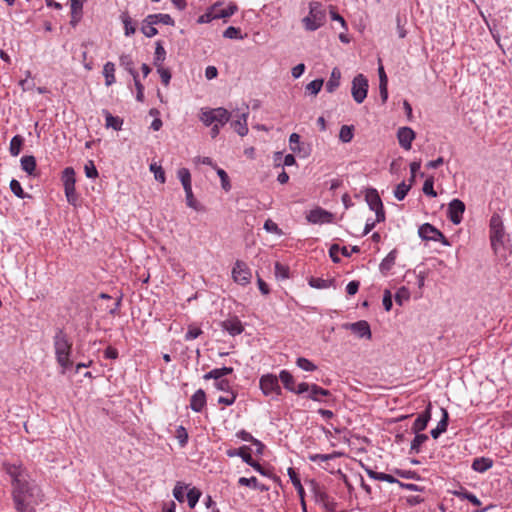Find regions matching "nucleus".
Returning <instances> with one entry per match:
<instances>
[{
    "mask_svg": "<svg viewBox=\"0 0 512 512\" xmlns=\"http://www.w3.org/2000/svg\"><path fill=\"white\" fill-rule=\"evenodd\" d=\"M200 496H201V492L197 488L193 487L188 490L186 497H187L188 505L190 508H194L196 506L197 502L199 501Z\"/></svg>",
    "mask_w": 512,
    "mask_h": 512,
    "instance_id": "nucleus-44",
    "label": "nucleus"
},
{
    "mask_svg": "<svg viewBox=\"0 0 512 512\" xmlns=\"http://www.w3.org/2000/svg\"><path fill=\"white\" fill-rule=\"evenodd\" d=\"M177 176L183 187L191 185V174L187 168H181L177 172Z\"/></svg>",
    "mask_w": 512,
    "mask_h": 512,
    "instance_id": "nucleus-49",
    "label": "nucleus"
},
{
    "mask_svg": "<svg viewBox=\"0 0 512 512\" xmlns=\"http://www.w3.org/2000/svg\"><path fill=\"white\" fill-rule=\"evenodd\" d=\"M150 171L154 173V177L157 181L161 183L165 182V173L161 166L153 163L150 165Z\"/></svg>",
    "mask_w": 512,
    "mask_h": 512,
    "instance_id": "nucleus-58",
    "label": "nucleus"
},
{
    "mask_svg": "<svg viewBox=\"0 0 512 512\" xmlns=\"http://www.w3.org/2000/svg\"><path fill=\"white\" fill-rule=\"evenodd\" d=\"M296 365L300 369L307 371V372H313L317 369V366L312 361H310L309 359L304 358V357H298L296 359Z\"/></svg>",
    "mask_w": 512,
    "mask_h": 512,
    "instance_id": "nucleus-42",
    "label": "nucleus"
},
{
    "mask_svg": "<svg viewBox=\"0 0 512 512\" xmlns=\"http://www.w3.org/2000/svg\"><path fill=\"white\" fill-rule=\"evenodd\" d=\"M412 187V183L406 184L404 181L398 184L394 190V196L397 200L402 201Z\"/></svg>",
    "mask_w": 512,
    "mask_h": 512,
    "instance_id": "nucleus-40",
    "label": "nucleus"
},
{
    "mask_svg": "<svg viewBox=\"0 0 512 512\" xmlns=\"http://www.w3.org/2000/svg\"><path fill=\"white\" fill-rule=\"evenodd\" d=\"M431 419V404L429 403L425 411H423L421 414L418 415V417L415 419L411 430L413 433H420L421 431L425 430L429 421Z\"/></svg>",
    "mask_w": 512,
    "mask_h": 512,
    "instance_id": "nucleus-17",
    "label": "nucleus"
},
{
    "mask_svg": "<svg viewBox=\"0 0 512 512\" xmlns=\"http://www.w3.org/2000/svg\"><path fill=\"white\" fill-rule=\"evenodd\" d=\"M206 393L203 389H198L190 398L189 407L194 412H201L203 408L206 406Z\"/></svg>",
    "mask_w": 512,
    "mask_h": 512,
    "instance_id": "nucleus-20",
    "label": "nucleus"
},
{
    "mask_svg": "<svg viewBox=\"0 0 512 512\" xmlns=\"http://www.w3.org/2000/svg\"><path fill=\"white\" fill-rule=\"evenodd\" d=\"M5 472L11 477L12 498L18 512H35V507L42 502L38 486L27 481V471L22 464L4 463Z\"/></svg>",
    "mask_w": 512,
    "mask_h": 512,
    "instance_id": "nucleus-1",
    "label": "nucleus"
},
{
    "mask_svg": "<svg viewBox=\"0 0 512 512\" xmlns=\"http://www.w3.org/2000/svg\"><path fill=\"white\" fill-rule=\"evenodd\" d=\"M336 456H337V453H332V454H310L308 456V459L311 462L318 463V462H326L328 460L334 459Z\"/></svg>",
    "mask_w": 512,
    "mask_h": 512,
    "instance_id": "nucleus-51",
    "label": "nucleus"
},
{
    "mask_svg": "<svg viewBox=\"0 0 512 512\" xmlns=\"http://www.w3.org/2000/svg\"><path fill=\"white\" fill-rule=\"evenodd\" d=\"M24 139L20 135H15L11 141L9 146V152L12 156L16 157L19 155L22 145H23Z\"/></svg>",
    "mask_w": 512,
    "mask_h": 512,
    "instance_id": "nucleus-36",
    "label": "nucleus"
},
{
    "mask_svg": "<svg viewBox=\"0 0 512 512\" xmlns=\"http://www.w3.org/2000/svg\"><path fill=\"white\" fill-rule=\"evenodd\" d=\"M250 451V447L248 446H242L238 449H229L226 451V454L228 457H241L242 460L244 461V458L245 457H252L251 454L249 453Z\"/></svg>",
    "mask_w": 512,
    "mask_h": 512,
    "instance_id": "nucleus-41",
    "label": "nucleus"
},
{
    "mask_svg": "<svg viewBox=\"0 0 512 512\" xmlns=\"http://www.w3.org/2000/svg\"><path fill=\"white\" fill-rule=\"evenodd\" d=\"M442 418L438 422L436 428L432 429L430 434L434 439H437L442 433H444L447 430L448 427V412L446 409L442 408Z\"/></svg>",
    "mask_w": 512,
    "mask_h": 512,
    "instance_id": "nucleus-22",
    "label": "nucleus"
},
{
    "mask_svg": "<svg viewBox=\"0 0 512 512\" xmlns=\"http://www.w3.org/2000/svg\"><path fill=\"white\" fill-rule=\"evenodd\" d=\"M367 203L371 210H379V208H382L383 204L382 201L376 192V190L371 191L366 196Z\"/></svg>",
    "mask_w": 512,
    "mask_h": 512,
    "instance_id": "nucleus-37",
    "label": "nucleus"
},
{
    "mask_svg": "<svg viewBox=\"0 0 512 512\" xmlns=\"http://www.w3.org/2000/svg\"><path fill=\"white\" fill-rule=\"evenodd\" d=\"M185 191L186 196V205L196 211L202 210L201 204L195 199L193 191H192V184L186 187H183Z\"/></svg>",
    "mask_w": 512,
    "mask_h": 512,
    "instance_id": "nucleus-31",
    "label": "nucleus"
},
{
    "mask_svg": "<svg viewBox=\"0 0 512 512\" xmlns=\"http://www.w3.org/2000/svg\"><path fill=\"white\" fill-rule=\"evenodd\" d=\"M289 146L292 152H300V135L297 133H292L289 137Z\"/></svg>",
    "mask_w": 512,
    "mask_h": 512,
    "instance_id": "nucleus-57",
    "label": "nucleus"
},
{
    "mask_svg": "<svg viewBox=\"0 0 512 512\" xmlns=\"http://www.w3.org/2000/svg\"><path fill=\"white\" fill-rule=\"evenodd\" d=\"M341 71L339 68H333L330 78L326 83V90L329 93L334 92L340 85Z\"/></svg>",
    "mask_w": 512,
    "mask_h": 512,
    "instance_id": "nucleus-25",
    "label": "nucleus"
},
{
    "mask_svg": "<svg viewBox=\"0 0 512 512\" xmlns=\"http://www.w3.org/2000/svg\"><path fill=\"white\" fill-rule=\"evenodd\" d=\"M122 120L119 117H114L110 113L106 115V126L111 127L115 130H120L122 126Z\"/></svg>",
    "mask_w": 512,
    "mask_h": 512,
    "instance_id": "nucleus-52",
    "label": "nucleus"
},
{
    "mask_svg": "<svg viewBox=\"0 0 512 512\" xmlns=\"http://www.w3.org/2000/svg\"><path fill=\"white\" fill-rule=\"evenodd\" d=\"M223 37L228 39H241V30L234 26H229L223 33Z\"/></svg>",
    "mask_w": 512,
    "mask_h": 512,
    "instance_id": "nucleus-59",
    "label": "nucleus"
},
{
    "mask_svg": "<svg viewBox=\"0 0 512 512\" xmlns=\"http://www.w3.org/2000/svg\"><path fill=\"white\" fill-rule=\"evenodd\" d=\"M154 25L155 24L152 23V21H148L147 18L144 20L141 30L146 37L151 38L158 33Z\"/></svg>",
    "mask_w": 512,
    "mask_h": 512,
    "instance_id": "nucleus-48",
    "label": "nucleus"
},
{
    "mask_svg": "<svg viewBox=\"0 0 512 512\" xmlns=\"http://www.w3.org/2000/svg\"><path fill=\"white\" fill-rule=\"evenodd\" d=\"M53 342L56 360L58 364L63 368L62 373H65V370L72 365V362L70 361L72 343L70 342L67 334L62 329H58L56 331Z\"/></svg>",
    "mask_w": 512,
    "mask_h": 512,
    "instance_id": "nucleus-2",
    "label": "nucleus"
},
{
    "mask_svg": "<svg viewBox=\"0 0 512 512\" xmlns=\"http://www.w3.org/2000/svg\"><path fill=\"white\" fill-rule=\"evenodd\" d=\"M21 168L28 175H33L36 169V159L34 156H23L21 158Z\"/></svg>",
    "mask_w": 512,
    "mask_h": 512,
    "instance_id": "nucleus-32",
    "label": "nucleus"
},
{
    "mask_svg": "<svg viewBox=\"0 0 512 512\" xmlns=\"http://www.w3.org/2000/svg\"><path fill=\"white\" fill-rule=\"evenodd\" d=\"M493 466V460L488 457H477L472 462V469L478 473H484Z\"/></svg>",
    "mask_w": 512,
    "mask_h": 512,
    "instance_id": "nucleus-21",
    "label": "nucleus"
},
{
    "mask_svg": "<svg viewBox=\"0 0 512 512\" xmlns=\"http://www.w3.org/2000/svg\"><path fill=\"white\" fill-rule=\"evenodd\" d=\"M465 211V204L459 199H453L448 205V217L453 224H459Z\"/></svg>",
    "mask_w": 512,
    "mask_h": 512,
    "instance_id": "nucleus-11",
    "label": "nucleus"
},
{
    "mask_svg": "<svg viewBox=\"0 0 512 512\" xmlns=\"http://www.w3.org/2000/svg\"><path fill=\"white\" fill-rule=\"evenodd\" d=\"M287 474H288L293 486L295 487L298 495L302 496V494H305L304 488L301 484L300 478H299L297 472L295 471V469L292 467L288 468Z\"/></svg>",
    "mask_w": 512,
    "mask_h": 512,
    "instance_id": "nucleus-33",
    "label": "nucleus"
},
{
    "mask_svg": "<svg viewBox=\"0 0 512 512\" xmlns=\"http://www.w3.org/2000/svg\"><path fill=\"white\" fill-rule=\"evenodd\" d=\"M236 10L237 7L234 4L223 7L221 3H216L212 6V17H215V19H226L232 16Z\"/></svg>",
    "mask_w": 512,
    "mask_h": 512,
    "instance_id": "nucleus-19",
    "label": "nucleus"
},
{
    "mask_svg": "<svg viewBox=\"0 0 512 512\" xmlns=\"http://www.w3.org/2000/svg\"><path fill=\"white\" fill-rule=\"evenodd\" d=\"M216 171H217V175L219 176V178L221 180V187L225 191H229L231 189V184H230L229 177H228L227 173L222 168H216Z\"/></svg>",
    "mask_w": 512,
    "mask_h": 512,
    "instance_id": "nucleus-53",
    "label": "nucleus"
},
{
    "mask_svg": "<svg viewBox=\"0 0 512 512\" xmlns=\"http://www.w3.org/2000/svg\"><path fill=\"white\" fill-rule=\"evenodd\" d=\"M397 258V251L392 250L388 253V255L382 260V262L379 265V269L382 274L386 275L390 272V270L395 265Z\"/></svg>",
    "mask_w": 512,
    "mask_h": 512,
    "instance_id": "nucleus-23",
    "label": "nucleus"
},
{
    "mask_svg": "<svg viewBox=\"0 0 512 512\" xmlns=\"http://www.w3.org/2000/svg\"><path fill=\"white\" fill-rule=\"evenodd\" d=\"M103 75H104V78H105V85L106 86L109 87L112 84H114L116 82V78H115V64L112 63V62L105 63V65L103 67Z\"/></svg>",
    "mask_w": 512,
    "mask_h": 512,
    "instance_id": "nucleus-29",
    "label": "nucleus"
},
{
    "mask_svg": "<svg viewBox=\"0 0 512 512\" xmlns=\"http://www.w3.org/2000/svg\"><path fill=\"white\" fill-rule=\"evenodd\" d=\"M244 462L247 465H249L252 468H254L261 475H263V476H267L268 475L267 471L257 461H255L252 457H245L244 458Z\"/></svg>",
    "mask_w": 512,
    "mask_h": 512,
    "instance_id": "nucleus-61",
    "label": "nucleus"
},
{
    "mask_svg": "<svg viewBox=\"0 0 512 512\" xmlns=\"http://www.w3.org/2000/svg\"><path fill=\"white\" fill-rule=\"evenodd\" d=\"M222 329L231 336L239 335L243 332L244 327L238 317H230L220 323Z\"/></svg>",
    "mask_w": 512,
    "mask_h": 512,
    "instance_id": "nucleus-14",
    "label": "nucleus"
},
{
    "mask_svg": "<svg viewBox=\"0 0 512 512\" xmlns=\"http://www.w3.org/2000/svg\"><path fill=\"white\" fill-rule=\"evenodd\" d=\"M415 136V132L410 127H401L397 132V139L399 144L405 150L411 149V145L415 139Z\"/></svg>",
    "mask_w": 512,
    "mask_h": 512,
    "instance_id": "nucleus-15",
    "label": "nucleus"
},
{
    "mask_svg": "<svg viewBox=\"0 0 512 512\" xmlns=\"http://www.w3.org/2000/svg\"><path fill=\"white\" fill-rule=\"evenodd\" d=\"M368 80L363 74H358L352 81L351 94L354 101L361 104L368 93Z\"/></svg>",
    "mask_w": 512,
    "mask_h": 512,
    "instance_id": "nucleus-7",
    "label": "nucleus"
},
{
    "mask_svg": "<svg viewBox=\"0 0 512 512\" xmlns=\"http://www.w3.org/2000/svg\"><path fill=\"white\" fill-rule=\"evenodd\" d=\"M310 485L316 503L327 507L336 506L334 500L330 499L328 494L315 481H310Z\"/></svg>",
    "mask_w": 512,
    "mask_h": 512,
    "instance_id": "nucleus-12",
    "label": "nucleus"
},
{
    "mask_svg": "<svg viewBox=\"0 0 512 512\" xmlns=\"http://www.w3.org/2000/svg\"><path fill=\"white\" fill-rule=\"evenodd\" d=\"M394 298L398 305H404V303L407 302L410 298L409 290H397Z\"/></svg>",
    "mask_w": 512,
    "mask_h": 512,
    "instance_id": "nucleus-62",
    "label": "nucleus"
},
{
    "mask_svg": "<svg viewBox=\"0 0 512 512\" xmlns=\"http://www.w3.org/2000/svg\"><path fill=\"white\" fill-rule=\"evenodd\" d=\"M231 114L225 108L218 107L213 109H202L200 114V120L205 126H211L212 124L225 125Z\"/></svg>",
    "mask_w": 512,
    "mask_h": 512,
    "instance_id": "nucleus-4",
    "label": "nucleus"
},
{
    "mask_svg": "<svg viewBox=\"0 0 512 512\" xmlns=\"http://www.w3.org/2000/svg\"><path fill=\"white\" fill-rule=\"evenodd\" d=\"M354 136V127L352 125H343L339 132V139L343 143H349Z\"/></svg>",
    "mask_w": 512,
    "mask_h": 512,
    "instance_id": "nucleus-38",
    "label": "nucleus"
},
{
    "mask_svg": "<svg viewBox=\"0 0 512 512\" xmlns=\"http://www.w3.org/2000/svg\"><path fill=\"white\" fill-rule=\"evenodd\" d=\"M339 253H340V255H344L346 257L350 256V252H349V248L348 247L344 246V247L341 248L337 244L332 245L331 248H330L329 254H330V257L332 258V260L334 262H339L340 261Z\"/></svg>",
    "mask_w": 512,
    "mask_h": 512,
    "instance_id": "nucleus-34",
    "label": "nucleus"
},
{
    "mask_svg": "<svg viewBox=\"0 0 512 512\" xmlns=\"http://www.w3.org/2000/svg\"><path fill=\"white\" fill-rule=\"evenodd\" d=\"M202 334V330L199 328V327H196V326H193V325H190L188 327V331L186 332L185 334V340L186 341H191V340H194L196 339L198 336H200Z\"/></svg>",
    "mask_w": 512,
    "mask_h": 512,
    "instance_id": "nucleus-63",
    "label": "nucleus"
},
{
    "mask_svg": "<svg viewBox=\"0 0 512 512\" xmlns=\"http://www.w3.org/2000/svg\"><path fill=\"white\" fill-rule=\"evenodd\" d=\"M259 387L265 396H280L282 394L278 377L271 373L264 374L260 377Z\"/></svg>",
    "mask_w": 512,
    "mask_h": 512,
    "instance_id": "nucleus-6",
    "label": "nucleus"
},
{
    "mask_svg": "<svg viewBox=\"0 0 512 512\" xmlns=\"http://www.w3.org/2000/svg\"><path fill=\"white\" fill-rule=\"evenodd\" d=\"M453 494L460 499L468 500L474 506L479 507L482 504L476 495H474L473 493L469 492L468 490H466L464 488H461L458 491H454Z\"/></svg>",
    "mask_w": 512,
    "mask_h": 512,
    "instance_id": "nucleus-30",
    "label": "nucleus"
},
{
    "mask_svg": "<svg viewBox=\"0 0 512 512\" xmlns=\"http://www.w3.org/2000/svg\"><path fill=\"white\" fill-rule=\"evenodd\" d=\"M414 434L415 437L411 442L410 454H418L420 452L421 446L429 439L427 434H422L419 432Z\"/></svg>",
    "mask_w": 512,
    "mask_h": 512,
    "instance_id": "nucleus-28",
    "label": "nucleus"
},
{
    "mask_svg": "<svg viewBox=\"0 0 512 512\" xmlns=\"http://www.w3.org/2000/svg\"><path fill=\"white\" fill-rule=\"evenodd\" d=\"M434 180H433V177H429L425 180L424 184H423V192L424 194L430 196V197H436L437 196V193L436 191L434 190Z\"/></svg>",
    "mask_w": 512,
    "mask_h": 512,
    "instance_id": "nucleus-55",
    "label": "nucleus"
},
{
    "mask_svg": "<svg viewBox=\"0 0 512 512\" xmlns=\"http://www.w3.org/2000/svg\"><path fill=\"white\" fill-rule=\"evenodd\" d=\"M165 58H166V51L164 49V47L162 46L161 42L158 41L156 43V48H155V54H154V65L156 67H159V66H162L163 62L165 61Z\"/></svg>",
    "mask_w": 512,
    "mask_h": 512,
    "instance_id": "nucleus-39",
    "label": "nucleus"
},
{
    "mask_svg": "<svg viewBox=\"0 0 512 512\" xmlns=\"http://www.w3.org/2000/svg\"><path fill=\"white\" fill-rule=\"evenodd\" d=\"M186 489H187V486L181 482H177L173 489V496L180 503H183L185 500V490Z\"/></svg>",
    "mask_w": 512,
    "mask_h": 512,
    "instance_id": "nucleus-46",
    "label": "nucleus"
},
{
    "mask_svg": "<svg viewBox=\"0 0 512 512\" xmlns=\"http://www.w3.org/2000/svg\"><path fill=\"white\" fill-rule=\"evenodd\" d=\"M275 276L277 279L284 280L289 277V267L281 262L275 263Z\"/></svg>",
    "mask_w": 512,
    "mask_h": 512,
    "instance_id": "nucleus-45",
    "label": "nucleus"
},
{
    "mask_svg": "<svg viewBox=\"0 0 512 512\" xmlns=\"http://www.w3.org/2000/svg\"><path fill=\"white\" fill-rule=\"evenodd\" d=\"M333 215L321 208L313 209L307 215V220L314 224L329 223L332 221Z\"/></svg>",
    "mask_w": 512,
    "mask_h": 512,
    "instance_id": "nucleus-16",
    "label": "nucleus"
},
{
    "mask_svg": "<svg viewBox=\"0 0 512 512\" xmlns=\"http://www.w3.org/2000/svg\"><path fill=\"white\" fill-rule=\"evenodd\" d=\"M176 438L178 439L179 445L185 447L188 442V433L183 426H179L176 429Z\"/></svg>",
    "mask_w": 512,
    "mask_h": 512,
    "instance_id": "nucleus-56",
    "label": "nucleus"
},
{
    "mask_svg": "<svg viewBox=\"0 0 512 512\" xmlns=\"http://www.w3.org/2000/svg\"><path fill=\"white\" fill-rule=\"evenodd\" d=\"M62 182L65 188H74L76 183L75 171L72 167H66L62 172Z\"/></svg>",
    "mask_w": 512,
    "mask_h": 512,
    "instance_id": "nucleus-27",
    "label": "nucleus"
},
{
    "mask_svg": "<svg viewBox=\"0 0 512 512\" xmlns=\"http://www.w3.org/2000/svg\"><path fill=\"white\" fill-rule=\"evenodd\" d=\"M419 237L423 240H431L435 242H441L444 245H449L445 236L433 225L425 223L418 229Z\"/></svg>",
    "mask_w": 512,
    "mask_h": 512,
    "instance_id": "nucleus-8",
    "label": "nucleus"
},
{
    "mask_svg": "<svg viewBox=\"0 0 512 512\" xmlns=\"http://www.w3.org/2000/svg\"><path fill=\"white\" fill-rule=\"evenodd\" d=\"M148 21H152L154 24L162 23L165 25H173L174 21L169 14H152L147 16Z\"/></svg>",
    "mask_w": 512,
    "mask_h": 512,
    "instance_id": "nucleus-35",
    "label": "nucleus"
},
{
    "mask_svg": "<svg viewBox=\"0 0 512 512\" xmlns=\"http://www.w3.org/2000/svg\"><path fill=\"white\" fill-rule=\"evenodd\" d=\"M122 22L124 24L125 35L130 36L135 33V26L132 23L131 18L127 14H123L121 16Z\"/></svg>",
    "mask_w": 512,
    "mask_h": 512,
    "instance_id": "nucleus-54",
    "label": "nucleus"
},
{
    "mask_svg": "<svg viewBox=\"0 0 512 512\" xmlns=\"http://www.w3.org/2000/svg\"><path fill=\"white\" fill-rule=\"evenodd\" d=\"M311 388H312V384L310 383H307V382H301L299 383L298 385L295 386L294 390L292 391V393H295L297 395H302V394H309L310 391H311Z\"/></svg>",
    "mask_w": 512,
    "mask_h": 512,
    "instance_id": "nucleus-64",
    "label": "nucleus"
},
{
    "mask_svg": "<svg viewBox=\"0 0 512 512\" xmlns=\"http://www.w3.org/2000/svg\"><path fill=\"white\" fill-rule=\"evenodd\" d=\"M306 398L319 403H326L329 399L333 398L332 393L324 389L317 384H312V388L309 394H306Z\"/></svg>",
    "mask_w": 512,
    "mask_h": 512,
    "instance_id": "nucleus-13",
    "label": "nucleus"
},
{
    "mask_svg": "<svg viewBox=\"0 0 512 512\" xmlns=\"http://www.w3.org/2000/svg\"><path fill=\"white\" fill-rule=\"evenodd\" d=\"M236 436L243 440V441H247V442H251L253 445L255 446H260L262 447V442L259 441L258 439L254 438L249 432H247L246 430H240L236 433Z\"/></svg>",
    "mask_w": 512,
    "mask_h": 512,
    "instance_id": "nucleus-47",
    "label": "nucleus"
},
{
    "mask_svg": "<svg viewBox=\"0 0 512 512\" xmlns=\"http://www.w3.org/2000/svg\"><path fill=\"white\" fill-rule=\"evenodd\" d=\"M251 271L245 263L237 261L232 270V277L234 281L241 286H245L251 279Z\"/></svg>",
    "mask_w": 512,
    "mask_h": 512,
    "instance_id": "nucleus-10",
    "label": "nucleus"
},
{
    "mask_svg": "<svg viewBox=\"0 0 512 512\" xmlns=\"http://www.w3.org/2000/svg\"><path fill=\"white\" fill-rule=\"evenodd\" d=\"M248 111L247 109L245 111H242L240 114H237V119L231 122V126L237 132L240 136H245L248 133V126H247V118H248Z\"/></svg>",
    "mask_w": 512,
    "mask_h": 512,
    "instance_id": "nucleus-18",
    "label": "nucleus"
},
{
    "mask_svg": "<svg viewBox=\"0 0 512 512\" xmlns=\"http://www.w3.org/2000/svg\"><path fill=\"white\" fill-rule=\"evenodd\" d=\"M120 65L123 66L131 75H138L133 67V60L130 55L123 54L119 58Z\"/></svg>",
    "mask_w": 512,
    "mask_h": 512,
    "instance_id": "nucleus-43",
    "label": "nucleus"
},
{
    "mask_svg": "<svg viewBox=\"0 0 512 512\" xmlns=\"http://www.w3.org/2000/svg\"><path fill=\"white\" fill-rule=\"evenodd\" d=\"M237 398V394L234 391H231L228 393L227 396H220L218 398V403L225 405V406H231L235 403Z\"/></svg>",
    "mask_w": 512,
    "mask_h": 512,
    "instance_id": "nucleus-60",
    "label": "nucleus"
},
{
    "mask_svg": "<svg viewBox=\"0 0 512 512\" xmlns=\"http://www.w3.org/2000/svg\"><path fill=\"white\" fill-rule=\"evenodd\" d=\"M365 471H366V473L368 474V476L371 479L378 480V481H385V482H388V483H397V484L400 483V481L397 480L391 474H386V473H383V472H376V471H374V470H372L370 468H366Z\"/></svg>",
    "mask_w": 512,
    "mask_h": 512,
    "instance_id": "nucleus-24",
    "label": "nucleus"
},
{
    "mask_svg": "<svg viewBox=\"0 0 512 512\" xmlns=\"http://www.w3.org/2000/svg\"><path fill=\"white\" fill-rule=\"evenodd\" d=\"M342 328L350 330L359 338L371 339L372 337L370 325L365 320H360L354 323H344L342 324Z\"/></svg>",
    "mask_w": 512,
    "mask_h": 512,
    "instance_id": "nucleus-9",
    "label": "nucleus"
},
{
    "mask_svg": "<svg viewBox=\"0 0 512 512\" xmlns=\"http://www.w3.org/2000/svg\"><path fill=\"white\" fill-rule=\"evenodd\" d=\"M323 86L322 79H315L306 86V91L312 95H317Z\"/></svg>",
    "mask_w": 512,
    "mask_h": 512,
    "instance_id": "nucleus-50",
    "label": "nucleus"
},
{
    "mask_svg": "<svg viewBox=\"0 0 512 512\" xmlns=\"http://www.w3.org/2000/svg\"><path fill=\"white\" fill-rule=\"evenodd\" d=\"M278 380H280L284 388L290 392H292L296 386L295 379L288 370H281Z\"/></svg>",
    "mask_w": 512,
    "mask_h": 512,
    "instance_id": "nucleus-26",
    "label": "nucleus"
},
{
    "mask_svg": "<svg viewBox=\"0 0 512 512\" xmlns=\"http://www.w3.org/2000/svg\"><path fill=\"white\" fill-rule=\"evenodd\" d=\"M325 22V13L318 2L310 3L309 15L303 19V24L308 31H315Z\"/></svg>",
    "mask_w": 512,
    "mask_h": 512,
    "instance_id": "nucleus-5",
    "label": "nucleus"
},
{
    "mask_svg": "<svg viewBox=\"0 0 512 512\" xmlns=\"http://www.w3.org/2000/svg\"><path fill=\"white\" fill-rule=\"evenodd\" d=\"M490 240L492 248L498 254L504 245L505 232L501 217L498 214L492 215L490 219Z\"/></svg>",
    "mask_w": 512,
    "mask_h": 512,
    "instance_id": "nucleus-3",
    "label": "nucleus"
}]
</instances>
